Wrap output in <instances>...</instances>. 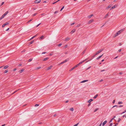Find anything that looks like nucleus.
<instances>
[{
    "label": "nucleus",
    "instance_id": "obj_1",
    "mask_svg": "<svg viewBox=\"0 0 126 126\" xmlns=\"http://www.w3.org/2000/svg\"><path fill=\"white\" fill-rule=\"evenodd\" d=\"M124 30V29H123L116 32L115 34L114 35L113 37H115L116 36L118 35L119 34H120L121 33L123 32Z\"/></svg>",
    "mask_w": 126,
    "mask_h": 126
},
{
    "label": "nucleus",
    "instance_id": "obj_2",
    "mask_svg": "<svg viewBox=\"0 0 126 126\" xmlns=\"http://www.w3.org/2000/svg\"><path fill=\"white\" fill-rule=\"evenodd\" d=\"M8 11L6 12L0 18V20L2 19L3 18L4 16L6 15L8 13Z\"/></svg>",
    "mask_w": 126,
    "mask_h": 126
},
{
    "label": "nucleus",
    "instance_id": "obj_3",
    "mask_svg": "<svg viewBox=\"0 0 126 126\" xmlns=\"http://www.w3.org/2000/svg\"><path fill=\"white\" fill-rule=\"evenodd\" d=\"M25 69H24L23 68L21 70H19L18 72L19 74H21L22 73V72Z\"/></svg>",
    "mask_w": 126,
    "mask_h": 126
},
{
    "label": "nucleus",
    "instance_id": "obj_4",
    "mask_svg": "<svg viewBox=\"0 0 126 126\" xmlns=\"http://www.w3.org/2000/svg\"><path fill=\"white\" fill-rule=\"evenodd\" d=\"M41 1V0H36L34 1V2L35 3H40Z\"/></svg>",
    "mask_w": 126,
    "mask_h": 126
},
{
    "label": "nucleus",
    "instance_id": "obj_5",
    "mask_svg": "<svg viewBox=\"0 0 126 126\" xmlns=\"http://www.w3.org/2000/svg\"><path fill=\"white\" fill-rule=\"evenodd\" d=\"M112 5L111 4L109 5L107 8H106V9L107 10L108 9H109L111 8L112 6Z\"/></svg>",
    "mask_w": 126,
    "mask_h": 126
},
{
    "label": "nucleus",
    "instance_id": "obj_6",
    "mask_svg": "<svg viewBox=\"0 0 126 126\" xmlns=\"http://www.w3.org/2000/svg\"><path fill=\"white\" fill-rule=\"evenodd\" d=\"M103 50V49H101L99 50L98 51H97L96 53L97 54H98L99 53H100Z\"/></svg>",
    "mask_w": 126,
    "mask_h": 126
},
{
    "label": "nucleus",
    "instance_id": "obj_7",
    "mask_svg": "<svg viewBox=\"0 0 126 126\" xmlns=\"http://www.w3.org/2000/svg\"><path fill=\"white\" fill-rule=\"evenodd\" d=\"M94 21V20L93 19H91L90 20L88 21V23H91Z\"/></svg>",
    "mask_w": 126,
    "mask_h": 126
},
{
    "label": "nucleus",
    "instance_id": "obj_8",
    "mask_svg": "<svg viewBox=\"0 0 126 126\" xmlns=\"http://www.w3.org/2000/svg\"><path fill=\"white\" fill-rule=\"evenodd\" d=\"M76 31V30L75 29H73L71 32H70V33L71 34H72L73 33H74Z\"/></svg>",
    "mask_w": 126,
    "mask_h": 126
},
{
    "label": "nucleus",
    "instance_id": "obj_9",
    "mask_svg": "<svg viewBox=\"0 0 126 126\" xmlns=\"http://www.w3.org/2000/svg\"><path fill=\"white\" fill-rule=\"evenodd\" d=\"M52 67H53V66H50L48 67L47 68V70H49L51 69L52 68Z\"/></svg>",
    "mask_w": 126,
    "mask_h": 126
},
{
    "label": "nucleus",
    "instance_id": "obj_10",
    "mask_svg": "<svg viewBox=\"0 0 126 126\" xmlns=\"http://www.w3.org/2000/svg\"><path fill=\"white\" fill-rule=\"evenodd\" d=\"M116 7V5H115L113 6L112 7H111V8L110 9V10H111L113 9L114 8Z\"/></svg>",
    "mask_w": 126,
    "mask_h": 126
},
{
    "label": "nucleus",
    "instance_id": "obj_11",
    "mask_svg": "<svg viewBox=\"0 0 126 126\" xmlns=\"http://www.w3.org/2000/svg\"><path fill=\"white\" fill-rule=\"evenodd\" d=\"M88 81V80H83L80 82L81 83H83L85 82H87Z\"/></svg>",
    "mask_w": 126,
    "mask_h": 126
},
{
    "label": "nucleus",
    "instance_id": "obj_12",
    "mask_svg": "<svg viewBox=\"0 0 126 126\" xmlns=\"http://www.w3.org/2000/svg\"><path fill=\"white\" fill-rule=\"evenodd\" d=\"M109 16V13H107V14L104 17V18H107L108 17V16Z\"/></svg>",
    "mask_w": 126,
    "mask_h": 126
},
{
    "label": "nucleus",
    "instance_id": "obj_13",
    "mask_svg": "<svg viewBox=\"0 0 126 126\" xmlns=\"http://www.w3.org/2000/svg\"><path fill=\"white\" fill-rule=\"evenodd\" d=\"M70 38L68 37H66L65 39V41H68L70 39Z\"/></svg>",
    "mask_w": 126,
    "mask_h": 126
},
{
    "label": "nucleus",
    "instance_id": "obj_14",
    "mask_svg": "<svg viewBox=\"0 0 126 126\" xmlns=\"http://www.w3.org/2000/svg\"><path fill=\"white\" fill-rule=\"evenodd\" d=\"M107 121H105L103 123V124H102V126H104L107 123Z\"/></svg>",
    "mask_w": 126,
    "mask_h": 126
},
{
    "label": "nucleus",
    "instance_id": "obj_15",
    "mask_svg": "<svg viewBox=\"0 0 126 126\" xmlns=\"http://www.w3.org/2000/svg\"><path fill=\"white\" fill-rule=\"evenodd\" d=\"M93 16V14H92L90 15L89 16H88V17L89 18H90L92 17Z\"/></svg>",
    "mask_w": 126,
    "mask_h": 126
},
{
    "label": "nucleus",
    "instance_id": "obj_16",
    "mask_svg": "<svg viewBox=\"0 0 126 126\" xmlns=\"http://www.w3.org/2000/svg\"><path fill=\"white\" fill-rule=\"evenodd\" d=\"M93 101V100L92 99H91L88 101V103H90L91 102H92V101Z\"/></svg>",
    "mask_w": 126,
    "mask_h": 126
},
{
    "label": "nucleus",
    "instance_id": "obj_17",
    "mask_svg": "<svg viewBox=\"0 0 126 126\" xmlns=\"http://www.w3.org/2000/svg\"><path fill=\"white\" fill-rule=\"evenodd\" d=\"M76 67H75V66H74V67H73V68H72L71 69H70V70H69V71H71L72 70H73V69H74V68H75Z\"/></svg>",
    "mask_w": 126,
    "mask_h": 126
},
{
    "label": "nucleus",
    "instance_id": "obj_18",
    "mask_svg": "<svg viewBox=\"0 0 126 126\" xmlns=\"http://www.w3.org/2000/svg\"><path fill=\"white\" fill-rule=\"evenodd\" d=\"M48 59H49V58H48V57L46 58H45L44 59H43V60L44 61H46V60H48Z\"/></svg>",
    "mask_w": 126,
    "mask_h": 126
},
{
    "label": "nucleus",
    "instance_id": "obj_19",
    "mask_svg": "<svg viewBox=\"0 0 126 126\" xmlns=\"http://www.w3.org/2000/svg\"><path fill=\"white\" fill-rule=\"evenodd\" d=\"M44 38V36H42L41 37H40L39 38V39L40 40L43 39Z\"/></svg>",
    "mask_w": 126,
    "mask_h": 126
},
{
    "label": "nucleus",
    "instance_id": "obj_20",
    "mask_svg": "<svg viewBox=\"0 0 126 126\" xmlns=\"http://www.w3.org/2000/svg\"><path fill=\"white\" fill-rule=\"evenodd\" d=\"M87 59H86L83 61H82L81 62L79 63V64L80 65V64H81L83 62H84Z\"/></svg>",
    "mask_w": 126,
    "mask_h": 126
},
{
    "label": "nucleus",
    "instance_id": "obj_21",
    "mask_svg": "<svg viewBox=\"0 0 126 126\" xmlns=\"http://www.w3.org/2000/svg\"><path fill=\"white\" fill-rule=\"evenodd\" d=\"M103 54L102 55L100 56H99L98 57H97V58H96V59L97 60H98L99 59H100V58H101L102 56L103 55Z\"/></svg>",
    "mask_w": 126,
    "mask_h": 126
},
{
    "label": "nucleus",
    "instance_id": "obj_22",
    "mask_svg": "<svg viewBox=\"0 0 126 126\" xmlns=\"http://www.w3.org/2000/svg\"><path fill=\"white\" fill-rule=\"evenodd\" d=\"M8 67V66L7 65L5 66H4L3 68L4 69H6Z\"/></svg>",
    "mask_w": 126,
    "mask_h": 126
},
{
    "label": "nucleus",
    "instance_id": "obj_23",
    "mask_svg": "<svg viewBox=\"0 0 126 126\" xmlns=\"http://www.w3.org/2000/svg\"><path fill=\"white\" fill-rule=\"evenodd\" d=\"M37 35H35V36H33V37H32L30 39V40H31L32 39H33L35 37H36V36Z\"/></svg>",
    "mask_w": 126,
    "mask_h": 126
},
{
    "label": "nucleus",
    "instance_id": "obj_24",
    "mask_svg": "<svg viewBox=\"0 0 126 126\" xmlns=\"http://www.w3.org/2000/svg\"><path fill=\"white\" fill-rule=\"evenodd\" d=\"M66 61H67L66 60H65V61H63V62H61V63H60V64H63V63H64L66 62Z\"/></svg>",
    "mask_w": 126,
    "mask_h": 126
},
{
    "label": "nucleus",
    "instance_id": "obj_25",
    "mask_svg": "<svg viewBox=\"0 0 126 126\" xmlns=\"http://www.w3.org/2000/svg\"><path fill=\"white\" fill-rule=\"evenodd\" d=\"M123 103V102H122L119 101V102H118V104H122Z\"/></svg>",
    "mask_w": 126,
    "mask_h": 126
},
{
    "label": "nucleus",
    "instance_id": "obj_26",
    "mask_svg": "<svg viewBox=\"0 0 126 126\" xmlns=\"http://www.w3.org/2000/svg\"><path fill=\"white\" fill-rule=\"evenodd\" d=\"M98 95L97 94H96V95H95L94 96V98H96V97Z\"/></svg>",
    "mask_w": 126,
    "mask_h": 126
},
{
    "label": "nucleus",
    "instance_id": "obj_27",
    "mask_svg": "<svg viewBox=\"0 0 126 126\" xmlns=\"http://www.w3.org/2000/svg\"><path fill=\"white\" fill-rule=\"evenodd\" d=\"M86 51V49H85L83 51V52L82 53V54H83L85 53V52Z\"/></svg>",
    "mask_w": 126,
    "mask_h": 126
},
{
    "label": "nucleus",
    "instance_id": "obj_28",
    "mask_svg": "<svg viewBox=\"0 0 126 126\" xmlns=\"http://www.w3.org/2000/svg\"><path fill=\"white\" fill-rule=\"evenodd\" d=\"M98 108L96 109H95V110H94V112H95L96 111H97L98 110Z\"/></svg>",
    "mask_w": 126,
    "mask_h": 126
},
{
    "label": "nucleus",
    "instance_id": "obj_29",
    "mask_svg": "<svg viewBox=\"0 0 126 126\" xmlns=\"http://www.w3.org/2000/svg\"><path fill=\"white\" fill-rule=\"evenodd\" d=\"M8 70H5L4 72V73H6L8 72Z\"/></svg>",
    "mask_w": 126,
    "mask_h": 126
},
{
    "label": "nucleus",
    "instance_id": "obj_30",
    "mask_svg": "<svg viewBox=\"0 0 126 126\" xmlns=\"http://www.w3.org/2000/svg\"><path fill=\"white\" fill-rule=\"evenodd\" d=\"M9 23V22H6L4 24H5V25L8 24Z\"/></svg>",
    "mask_w": 126,
    "mask_h": 126
},
{
    "label": "nucleus",
    "instance_id": "obj_31",
    "mask_svg": "<svg viewBox=\"0 0 126 126\" xmlns=\"http://www.w3.org/2000/svg\"><path fill=\"white\" fill-rule=\"evenodd\" d=\"M70 110L71 111H73L74 109L73 108H71L70 109Z\"/></svg>",
    "mask_w": 126,
    "mask_h": 126
},
{
    "label": "nucleus",
    "instance_id": "obj_32",
    "mask_svg": "<svg viewBox=\"0 0 126 126\" xmlns=\"http://www.w3.org/2000/svg\"><path fill=\"white\" fill-rule=\"evenodd\" d=\"M37 13H34V14L33 15H32V16H34L35 15H36L37 14Z\"/></svg>",
    "mask_w": 126,
    "mask_h": 126
},
{
    "label": "nucleus",
    "instance_id": "obj_33",
    "mask_svg": "<svg viewBox=\"0 0 126 126\" xmlns=\"http://www.w3.org/2000/svg\"><path fill=\"white\" fill-rule=\"evenodd\" d=\"M113 118H112L110 121L109 123H110L112 121V120H113Z\"/></svg>",
    "mask_w": 126,
    "mask_h": 126
},
{
    "label": "nucleus",
    "instance_id": "obj_34",
    "mask_svg": "<svg viewBox=\"0 0 126 126\" xmlns=\"http://www.w3.org/2000/svg\"><path fill=\"white\" fill-rule=\"evenodd\" d=\"M75 22H74L73 23H72L71 24V25H74V24H75Z\"/></svg>",
    "mask_w": 126,
    "mask_h": 126
},
{
    "label": "nucleus",
    "instance_id": "obj_35",
    "mask_svg": "<svg viewBox=\"0 0 126 126\" xmlns=\"http://www.w3.org/2000/svg\"><path fill=\"white\" fill-rule=\"evenodd\" d=\"M33 42H34V41H32L30 42V44H32V43H33Z\"/></svg>",
    "mask_w": 126,
    "mask_h": 126
},
{
    "label": "nucleus",
    "instance_id": "obj_36",
    "mask_svg": "<svg viewBox=\"0 0 126 126\" xmlns=\"http://www.w3.org/2000/svg\"><path fill=\"white\" fill-rule=\"evenodd\" d=\"M62 45V44L60 43L58 45V46L60 47Z\"/></svg>",
    "mask_w": 126,
    "mask_h": 126
},
{
    "label": "nucleus",
    "instance_id": "obj_37",
    "mask_svg": "<svg viewBox=\"0 0 126 126\" xmlns=\"http://www.w3.org/2000/svg\"><path fill=\"white\" fill-rule=\"evenodd\" d=\"M64 6H63L62 8H61V9L60 11H61L64 8Z\"/></svg>",
    "mask_w": 126,
    "mask_h": 126
},
{
    "label": "nucleus",
    "instance_id": "obj_38",
    "mask_svg": "<svg viewBox=\"0 0 126 126\" xmlns=\"http://www.w3.org/2000/svg\"><path fill=\"white\" fill-rule=\"evenodd\" d=\"M32 19H30V20H29L27 22V23H28L29 22H30V21H32Z\"/></svg>",
    "mask_w": 126,
    "mask_h": 126
},
{
    "label": "nucleus",
    "instance_id": "obj_39",
    "mask_svg": "<svg viewBox=\"0 0 126 126\" xmlns=\"http://www.w3.org/2000/svg\"><path fill=\"white\" fill-rule=\"evenodd\" d=\"M39 106V105L37 104H35V107H37V106Z\"/></svg>",
    "mask_w": 126,
    "mask_h": 126
},
{
    "label": "nucleus",
    "instance_id": "obj_40",
    "mask_svg": "<svg viewBox=\"0 0 126 126\" xmlns=\"http://www.w3.org/2000/svg\"><path fill=\"white\" fill-rule=\"evenodd\" d=\"M78 124L79 123H78L77 124L74 125L73 126H77Z\"/></svg>",
    "mask_w": 126,
    "mask_h": 126
},
{
    "label": "nucleus",
    "instance_id": "obj_41",
    "mask_svg": "<svg viewBox=\"0 0 126 126\" xmlns=\"http://www.w3.org/2000/svg\"><path fill=\"white\" fill-rule=\"evenodd\" d=\"M16 70H17L16 68H14L13 69V70L14 71H16Z\"/></svg>",
    "mask_w": 126,
    "mask_h": 126
},
{
    "label": "nucleus",
    "instance_id": "obj_42",
    "mask_svg": "<svg viewBox=\"0 0 126 126\" xmlns=\"http://www.w3.org/2000/svg\"><path fill=\"white\" fill-rule=\"evenodd\" d=\"M118 107V106H117V105H115V106H113L112 107V108H114V107Z\"/></svg>",
    "mask_w": 126,
    "mask_h": 126
},
{
    "label": "nucleus",
    "instance_id": "obj_43",
    "mask_svg": "<svg viewBox=\"0 0 126 126\" xmlns=\"http://www.w3.org/2000/svg\"><path fill=\"white\" fill-rule=\"evenodd\" d=\"M5 26V24H4L2 25V27H4Z\"/></svg>",
    "mask_w": 126,
    "mask_h": 126
},
{
    "label": "nucleus",
    "instance_id": "obj_44",
    "mask_svg": "<svg viewBox=\"0 0 126 126\" xmlns=\"http://www.w3.org/2000/svg\"><path fill=\"white\" fill-rule=\"evenodd\" d=\"M126 112V109L124 111L122 112V113H125Z\"/></svg>",
    "mask_w": 126,
    "mask_h": 126
},
{
    "label": "nucleus",
    "instance_id": "obj_45",
    "mask_svg": "<svg viewBox=\"0 0 126 126\" xmlns=\"http://www.w3.org/2000/svg\"><path fill=\"white\" fill-rule=\"evenodd\" d=\"M121 120V119L120 118H119L118 120V122H119Z\"/></svg>",
    "mask_w": 126,
    "mask_h": 126
},
{
    "label": "nucleus",
    "instance_id": "obj_46",
    "mask_svg": "<svg viewBox=\"0 0 126 126\" xmlns=\"http://www.w3.org/2000/svg\"><path fill=\"white\" fill-rule=\"evenodd\" d=\"M41 68V67H38L37 68V69H39L40 68Z\"/></svg>",
    "mask_w": 126,
    "mask_h": 126
},
{
    "label": "nucleus",
    "instance_id": "obj_47",
    "mask_svg": "<svg viewBox=\"0 0 126 126\" xmlns=\"http://www.w3.org/2000/svg\"><path fill=\"white\" fill-rule=\"evenodd\" d=\"M58 13V11H55L54 12V13L55 14H56V13Z\"/></svg>",
    "mask_w": 126,
    "mask_h": 126
},
{
    "label": "nucleus",
    "instance_id": "obj_48",
    "mask_svg": "<svg viewBox=\"0 0 126 126\" xmlns=\"http://www.w3.org/2000/svg\"><path fill=\"white\" fill-rule=\"evenodd\" d=\"M123 105H120L119 106V107H123Z\"/></svg>",
    "mask_w": 126,
    "mask_h": 126
},
{
    "label": "nucleus",
    "instance_id": "obj_49",
    "mask_svg": "<svg viewBox=\"0 0 126 126\" xmlns=\"http://www.w3.org/2000/svg\"><path fill=\"white\" fill-rule=\"evenodd\" d=\"M121 51V49H120L118 51L119 52H120Z\"/></svg>",
    "mask_w": 126,
    "mask_h": 126
},
{
    "label": "nucleus",
    "instance_id": "obj_50",
    "mask_svg": "<svg viewBox=\"0 0 126 126\" xmlns=\"http://www.w3.org/2000/svg\"><path fill=\"white\" fill-rule=\"evenodd\" d=\"M57 1H56V2H54L53 3H52V4H55V3H57Z\"/></svg>",
    "mask_w": 126,
    "mask_h": 126
},
{
    "label": "nucleus",
    "instance_id": "obj_51",
    "mask_svg": "<svg viewBox=\"0 0 126 126\" xmlns=\"http://www.w3.org/2000/svg\"><path fill=\"white\" fill-rule=\"evenodd\" d=\"M112 125V123H111L110 124V126H111Z\"/></svg>",
    "mask_w": 126,
    "mask_h": 126
},
{
    "label": "nucleus",
    "instance_id": "obj_52",
    "mask_svg": "<svg viewBox=\"0 0 126 126\" xmlns=\"http://www.w3.org/2000/svg\"><path fill=\"white\" fill-rule=\"evenodd\" d=\"M32 60V59H30L29 60V62H30V61H31Z\"/></svg>",
    "mask_w": 126,
    "mask_h": 126
},
{
    "label": "nucleus",
    "instance_id": "obj_53",
    "mask_svg": "<svg viewBox=\"0 0 126 126\" xmlns=\"http://www.w3.org/2000/svg\"><path fill=\"white\" fill-rule=\"evenodd\" d=\"M118 124V123H116V124L114 125V126H116Z\"/></svg>",
    "mask_w": 126,
    "mask_h": 126
},
{
    "label": "nucleus",
    "instance_id": "obj_54",
    "mask_svg": "<svg viewBox=\"0 0 126 126\" xmlns=\"http://www.w3.org/2000/svg\"><path fill=\"white\" fill-rule=\"evenodd\" d=\"M115 100H114L112 102L113 103V104L115 102Z\"/></svg>",
    "mask_w": 126,
    "mask_h": 126
},
{
    "label": "nucleus",
    "instance_id": "obj_55",
    "mask_svg": "<svg viewBox=\"0 0 126 126\" xmlns=\"http://www.w3.org/2000/svg\"><path fill=\"white\" fill-rule=\"evenodd\" d=\"M4 2H2L1 4V5H3L4 4Z\"/></svg>",
    "mask_w": 126,
    "mask_h": 126
},
{
    "label": "nucleus",
    "instance_id": "obj_56",
    "mask_svg": "<svg viewBox=\"0 0 126 126\" xmlns=\"http://www.w3.org/2000/svg\"><path fill=\"white\" fill-rule=\"evenodd\" d=\"M67 45H66L65 46V47L66 48L67 47Z\"/></svg>",
    "mask_w": 126,
    "mask_h": 126
},
{
    "label": "nucleus",
    "instance_id": "obj_57",
    "mask_svg": "<svg viewBox=\"0 0 126 126\" xmlns=\"http://www.w3.org/2000/svg\"><path fill=\"white\" fill-rule=\"evenodd\" d=\"M9 29V28H8L6 30V31H8Z\"/></svg>",
    "mask_w": 126,
    "mask_h": 126
},
{
    "label": "nucleus",
    "instance_id": "obj_58",
    "mask_svg": "<svg viewBox=\"0 0 126 126\" xmlns=\"http://www.w3.org/2000/svg\"><path fill=\"white\" fill-rule=\"evenodd\" d=\"M75 67L76 68L78 67V65H77V64L76 65H75Z\"/></svg>",
    "mask_w": 126,
    "mask_h": 126
},
{
    "label": "nucleus",
    "instance_id": "obj_59",
    "mask_svg": "<svg viewBox=\"0 0 126 126\" xmlns=\"http://www.w3.org/2000/svg\"><path fill=\"white\" fill-rule=\"evenodd\" d=\"M17 91H15V92H14L12 94H14V93H15L17 91Z\"/></svg>",
    "mask_w": 126,
    "mask_h": 126
},
{
    "label": "nucleus",
    "instance_id": "obj_60",
    "mask_svg": "<svg viewBox=\"0 0 126 126\" xmlns=\"http://www.w3.org/2000/svg\"><path fill=\"white\" fill-rule=\"evenodd\" d=\"M40 24H40H38V25L37 26H36V27H37Z\"/></svg>",
    "mask_w": 126,
    "mask_h": 126
},
{
    "label": "nucleus",
    "instance_id": "obj_61",
    "mask_svg": "<svg viewBox=\"0 0 126 126\" xmlns=\"http://www.w3.org/2000/svg\"><path fill=\"white\" fill-rule=\"evenodd\" d=\"M121 45H122V44H121V43H120L119 44V46H121Z\"/></svg>",
    "mask_w": 126,
    "mask_h": 126
},
{
    "label": "nucleus",
    "instance_id": "obj_62",
    "mask_svg": "<svg viewBox=\"0 0 126 126\" xmlns=\"http://www.w3.org/2000/svg\"><path fill=\"white\" fill-rule=\"evenodd\" d=\"M90 104H91V103H89L88 105V106H89L90 105Z\"/></svg>",
    "mask_w": 126,
    "mask_h": 126
},
{
    "label": "nucleus",
    "instance_id": "obj_63",
    "mask_svg": "<svg viewBox=\"0 0 126 126\" xmlns=\"http://www.w3.org/2000/svg\"><path fill=\"white\" fill-rule=\"evenodd\" d=\"M80 24H78L77 25V27H79V26H80Z\"/></svg>",
    "mask_w": 126,
    "mask_h": 126
},
{
    "label": "nucleus",
    "instance_id": "obj_64",
    "mask_svg": "<svg viewBox=\"0 0 126 126\" xmlns=\"http://www.w3.org/2000/svg\"><path fill=\"white\" fill-rule=\"evenodd\" d=\"M5 125V124H4L2 125L1 126H4Z\"/></svg>",
    "mask_w": 126,
    "mask_h": 126
}]
</instances>
